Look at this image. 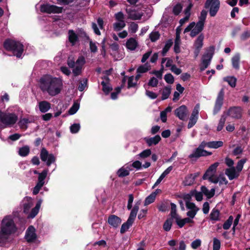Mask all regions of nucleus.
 Masks as SVG:
<instances>
[{
  "label": "nucleus",
  "mask_w": 250,
  "mask_h": 250,
  "mask_svg": "<svg viewBox=\"0 0 250 250\" xmlns=\"http://www.w3.org/2000/svg\"><path fill=\"white\" fill-rule=\"evenodd\" d=\"M39 84L42 91L51 96H55L60 93L63 87L62 80L51 75L42 77L40 80Z\"/></svg>",
  "instance_id": "nucleus-1"
},
{
  "label": "nucleus",
  "mask_w": 250,
  "mask_h": 250,
  "mask_svg": "<svg viewBox=\"0 0 250 250\" xmlns=\"http://www.w3.org/2000/svg\"><path fill=\"white\" fill-rule=\"evenodd\" d=\"M16 231L15 224L10 216L2 220L0 228V247H4L10 241V236Z\"/></svg>",
  "instance_id": "nucleus-2"
},
{
  "label": "nucleus",
  "mask_w": 250,
  "mask_h": 250,
  "mask_svg": "<svg viewBox=\"0 0 250 250\" xmlns=\"http://www.w3.org/2000/svg\"><path fill=\"white\" fill-rule=\"evenodd\" d=\"M4 47L12 51L14 55L20 58L23 51V46L20 42L12 40H7L4 42Z\"/></svg>",
  "instance_id": "nucleus-3"
},
{
  "label": "nucleus",
  "mask_w": 250,
  "mask_h": 250,
  "mask_svg": "<svg viewBox=\"0 0 250 250\" xmlns=\"http://www.w3.org/2000/svg\"><path fill=\"white\" fill-rule=\"evenodd\" d=\"M18 120V116L15 113L4 112L0 111V123L6 126L14 125Z\"/></svg>",
  "instance_id": "nucleus-4"
},
{
  "label": "nucleus",
  "mask_w": 250,
  "mask_h": 250,
  "mask_svg": "<svg viewBox=\"0 0 250 250\" xmlns=\"http://www.w3.org/2000/svg\"><path fill=\"white\" fill-rule=\"evenodd\" d=\"M220 7V1L219 0H206L204 7L208 10L210 17H215Z\"/></svg>",
  "instance_id": "nucleus-5"
},
{
  "label": "nucleus",
  "mask_w": 250,
  "mask_h": 250,
  "mask_svg": "<svg viewBox=\"0 0 250 250\" xmlns=\"http://www.w3.org/2000/svg\"><path fill=\"white\" fill-rule=\"evenodd\" d=\"M138 6L139 5L132 8L127 7L126 8V12L128 19L132 20H137L141 19L144 15L143 10L140 9L139 8H137Z\"/></svg>",
  "instance_id": "nucleus-6"
},
{
  "label": "nucleus",
  "mask_w": 250,
  "mask_h": 250,
  "mask_svg": "<svg viewBox=\"0 0 250 250\" xmlns=\"http://www.w3.org/2000/svg\"><path fill=\"white\" fill-rule=\"evenodd\" d=\"M214 47L210 46L207 52L203 55L200 70L201 71L204 70L210 64L214 52Z\"/></svg>",
  "instance_id": "nucleus-7"
},
{
  "label": "nucleus",
  "mask_w": 250,
  "mask_h": 250,
  "mask_svg": "<svg viewBox=\"0 0 250 250\" xmlns=\"http://www.w3.org/2000/svg\"><path fill=\"white\" fill-rule=\"evenodd\" d=\"M40 10L43 13L59 14L62 13L63 8L49 4H43L41 5Z\"/></svg>",
  "instance_id": "nucleus-8"
},
{
  "label": "nucleus",
  "mask_w": 250,
  "mask_h": 250,
  "mask_svg": "<svg viewBox=\"0 0 250 250\" xmlns=\"http://www.w3.org/2000/svg\"><path fill=\"white\" fill-rule=\"evenodd\" d=\"M40 157L42 161L46 162V165L49 167L56 161V158L53 154H49L46 148H42L40 152Z\"/></svg>",
  "instance_id": "nucleus-9"
},
{
  "label": "nucleus",
  "mask_w": 250,
  "mask_h": 250,
  "mask_svg": "<svg viewBox=\"0 0 250 250\" xmlns=\"http://www.w3.org/2000/svg\"><path fill=\"white\" fill-rule=\"evenodd\" d=\"M85 63L84 57L81 56L78 57L76 61L75 66L73 68L72 72L75 76L80 75L82 73L83 65Z\"/></svg>",
  "instance_id": "nucleus-10"
},
{
  "label": "nucleus",
  "mask_w": 250,
  "mask_h": 250,
  "mask_svg": "<svg viewBox=\"0 0 250 250\" xmlns=\"http://www.w3.org/2000/svg\"><path fill=\"white\" fill-rule=\"evenodd\" d=\"M224 96V89L222 88L219 92L215 101L213 111L214 115L216 114L220 110L223 104Z\"/></svg>",
  "instance_id": "nucleus-11"
},
{
  "label": "nucleus",
  "mask_w": 250,
  "mask_h": 250,
  "mask_svg": "<svg viewBox=\"0 0 250 250\" xmlns=\"http://www.w3.org/2000/svg\"><path fill=\"white\" fill-rule=\"evenodd\" d=\"M199 110V105L196 104L194 107L191 115L189 118V122L188 125V128H191L192 127L197 123L198 119V114Z\"/></svg>",
  "instance_id": "nucleus-12"
},
{
  "label": "nucleus",
  "mask_w": 250,
  "mask_h": 250,
  "mask_svg": "<svg viewBox=\"0 0 250 250\" xmlns=\"http://www.w3.org/2000/svg\"><path fill=\"white\" fill-rule=\"evenodd\" d=\"M211 154V152L207 151L198 146L189 155V158L197 159L201 157L210 156Z\"/></svg>",
  "instance_id": "nucleus-13"
},
{
  "label": "nucleus",
  "mask_w": 250,
  "mask_h": 250,
  "mask_svg": "<svg viewBox=\"0 0 250 250\" xmlns=\"http://www.w3.org/2000/svg\"><path fill=\"white\" fill-rule=\"evenodd\" d=\"M175 114L180 120H186L188 115L187 107L185 105L179 106L175 109Z\"/></svg>",
  "instance_id": "nucleus-14"
},
{
  "label": "nucleus",
  "mask_w": 250,
  "mask_h": 250,
  "mask_svg": "<svg viewBox=\"0 0 250 250\" xmlns=\"http://www.w3.org/2000/svg\"><path fill=\"white\" fill-rule=\"evenodd\" d=\"M227 115L233 119H240L242 116V109L237 106L230 107L228 111Z\"/></svg>",
  "instance_id": "nucleus-15"
},
{
  "label": "nucleus",
  "mask_w": 250,
  "mask_h": 250,
  "mask_svg": "<svg viewBox=\"0 0 250 250\" xmlns=\"http://www.w3.org/2000/svg\"><path fill=\"white\" fill-rule=\"evenodd\" d=\"M37 238L35 233V229L32 226H30L27 229L25 238L28 242H31L34 241Z\"/></svg>",
  "instance_id": "nucleus-16"
},
{
  "label": "nucleus",
  "mask_w": 250,
  "mask_h": 250,
  "mask_svg": "<svg viewBox=\"0 0 250 250\" xmlns=\"http://www.w3.org/2000/svg\"><path fill=\"white\" fill-rule=\"evenodd\" d=\"M108 223L111 227L117 229L121 224L122 220L115 215H110L108 218Z\"/></svg>",
  "instance_id": "nucleus-17"
},
{
  "label": "nucleus",
  "mask_w": 250,
  "mask_h": 250,
  "mask_svg": "<svg viewBox=\"0 0 250 250\" xmlns=\"http://www.w3.org/2000/svg\"><path fill=\"white\" fill-rule=\"evenodd\" d=\"M186 207L189 210L187 212V215L191 218H194L199 208L193 203H188Z\"/></svg>",
  "instance_id": "nucleus-18"
},
{
  "label": "nucleus",
  "mask_w": 250,
  "mask_h": 250,
  "mask_svg": "<svg viewBox=\"0 0 250 250\" xmlns=\"http://www.w3.org/2000/svg\"><path fill=\"white\" fill-rule=\"evenodd\" d=\"M219 166V163L216 162L213 164L211 165L208 168L207 170L205 173L204 174L203 178V179H207L208 177L214 176L216 172L217 167Z\"/></svg>",
  "instance_id": "nucleus-19"
},
{
  "label": "nucleus",
  "mask_w": 250,
  "mask_h": 250,
  "mask_svg": "<svg viewBox=\"0 0 250 250\" xmlns=\"http://www.w3.org/2000/svg\"><path fill=\"white\" fill-rule=\"evenodd\" d=\"M33 205V201L30 197H26L23 200V211L25 213H29L31 208Z\"/></svg>",
  "instance_id": "nucleus-20"
},
{
  "label": "nucleus",
  "mask_w": 250,
  "mask_h": 250,
  "mask_svg": "<svg viewBox=\"0 0 250 250\" xmlns=\"http://www.w3.org/2000/svg\"><path fill=\"white\" fill-rule=\"evenodd\" d=\"M68 40L71 45H75L79 42L78 35L73 30H69L68 32Z\"/></svg>",
  "instance_id": "nucleus-21"
},
{
  "label": "nucleus",
  "mask_w": 250,
  "mask_h": 250,
  "mask_svg": "<svg viewBox=\"0 0 250 250\" xmlns=\"http://www.w3.org/2000/svg\"><path fill=\"white\" fill-rule=\"evenodd\" d=\"M225 174L230 180H232L239 175V173L236 170L234 167L226 169Z\"/></svg>",
  "instance_id": "nucleus-22"
},
{
  "label": "nucleus",
  "mask_w": 250,
  "mask_h": 250,
  "mask_svg": "<svg viewBox=\"0 0 250 250\" xmlns=\"http://www.w3.org/2000/svg\"><path fill=\"white\" fill-rule=\"evenodd\" d=\"M38 106L40 111L42 113H45L51 108V104L46 101L40 102Z\"/></svg>",
  "instance_id": "nucleus-23"
},
{
  "label": "nucleus",
  "mask_w": 250,
  "mask_h": 250,
  "mask_svg": "<svg viewBox=\"0 0 250 250\" xmlns=\"http://www.w3.org/2000/svg\"><path fill=\"white\" fill-rule=\"evenodd\" d=\"M138 45L137 41L134 38L129 39L126 42V48L131 51L134 50Z\"/></svg>",
  "instance_id": "nucleus-24"
},
{
  "label": "nucleus",
  "mask_w": 250,
  "mask_h": 250,
  "mask_svg": "<svg viewBox=\"0 0 250 250\" xmlns=\"http://www.w3.org/2000/svg\"><path fill=\"white\" fill-rule=\"evenodd\" d=\"M145 140L148 146L157 145L161 140V137L157 135L151 138H145Z\"/></svg>",
  "instance_id": "nucleus-25"
},
{
  "label": "nucleus",
  "mask_w": 250,
  "mask_h": 250,
  "mask_svg": "<svg viewBox=\"0 0 250 250\" xmlns=\"http://www.w3.org/2000/svg\"><path fill=\"white\" fill-rule=\"evenodd\" d=\"M42 201L41 200L39 201L36 205L35 208H33L28 215V217L30 218H34L38 213L40 208L41 207Z\"/></svg>",
  "instance_id": "nucleus-26"
},
{
  "label": "nucleus",
  "mask_w": 250,
  "mask_h": 250,
  "mask_svg": "<svg viewBox=\"0 0 250 250\" xmlns=\"http://www.w3.org/2000/svg\"><path fill=\"white\" fill-rule=\"evenodd\" d=\"M201 191L209 199L212 198L215 194L214 188H213L209 190L205 186H203L201 187Z\"/></svg>",
  "instance_id": "nucleus-27"
},
{
  "label": "nucleus",
  "mask_w": 250,
  "mask_h": 250,
  "mask_svg": "<svg viewBox=\"0 0 250 250\" xmlns=\"http://www.w3.org/2000/svg\"><path fill=\"white\" fill-rule=\"evenodd\" d=\"M240 56L239 53L236 54L231 59L232 64L233 67L236 69H239V62Z\"/></svg>",
  "instance_id": "nucleus-28"
},
{
  "label": "nucleus",
  "mask_w": 250,
  "mask_h": 250,
  "mask_svg": "<svg viewBox=\"0 0 250 250\" xmlns=\"http://www.w3.org/2000/svg\"><path fill=\"white\" fill-rule=\"evenodd\" d=\"M172 110V107L168 106L164 110L160 113V118L162 122L166 123L167 120V113L170 112Z\"/></svg>",
  "instance_id": "nucleus-29"
},
{
  "label": "nucleus",
  "mask_w": 250,
  "mask_h": 250,
  "mask_svg": "<svg viewBox=\"0 0 250 250\" xmlns=\"http://www.w3.org/2000/svg\"><path fill=\"white\" fill-rule=\"evenodd\" d=\"M204 39V36L203 34H200L196 41H195L194 46L195 47V48H199L201 49L203 45V40Z\"/></svg>",
  "instance_id": "nucleus-30"
},
{
  "label": "nucleus",
  "mask_w": 250,
  "mask_h": 250,
  "mask_svg": "<svg viewBox=\"0 0 250 250\" xmlns=\"http://www.w3.org/2000/svg\"><path fill=\"white\" fill-rule=\"evenodd\" d=\"M101 84L103 86V90L105 94H108L112 90V88L107 80L106 82L102 81Z\"/></svg>",
  "instance_id": "nucleus-31"
},
{
  "label": "nucleus",
  "mask_w": 250,
  "mask_h": 250,
  "mask_svg": "<svg viewBox=\"0 0 250 250\" xmlns=\"http://www.w3.org/2000/svg\"><path fill=\"white\" fill-rule=\"evenodd\" d=\"M125 26V21H117L113 24L114 30L119 31L124 28Z\"/></svg>",
  "instance_id": "nucleus-32"
},
{
  "label": "nucleus",
  "mask_w": 250,
  "mask_h": 250,
  "mask_svg": "<svg viewBox=\"0 0 250 250\" xmlns=\"http://www.w3.org/2000/svg\"><path fill=\"white\" fill-rule=\"evenodd\" d=\"M29 151V147L28 146H25L19 148L18 153L20 156L25 157L28 155Z\"/></svg>",
  "instance_id": "nucleus-33"
},
{
  "label": "nucleus",
  "mask_w": 250,
  "mask_h": 250,
  "mask_svg": "<svg viewBox=\"0 0 250 250\" xmlns=\"http://www.w3.org/2000/svg\"><path fill=\"white\" fill-rule=\"evenodd\" d=\"M224 81L228 82V84L231 87H234L236 86L237 81L236 78L234 77H227L224 78Z\"/></svg>",
  "instance_id": "nucleus-34"
},
{
  "label": "nucleus",
  "mask_w": 250,
  "mask_h": 250,
  "mask_svg": "<svg viewBox=\"0 0 250 250\" xmlns=\"http://www.w3.org/2000/svg\"><path fill=\"white\" fill-rule=\"evenodd\" d=\"M132 224L133 222L129 221L128 220H127L126 222L123 224L120 229L121 233L123 234L126 231H127L128 229L132 226Z\"/></svg>",
  "instance_id": "nucleus-35"
},
{
  "label": "nucleus",
  "mask_w": 250,
  "mask_h": 250,
  "mask_svg": "<svg viewBox=\"0 0 250 250\" xmlns=\"http://www.w3.org/2000/svg\"><path fill=\"white\" fill-rule=\"evenodd\" d=\"M173 223V219L172 218H168L164 222L163 225V229L166 231H168L170 230Z\"/></svg>",
  "instance_id": "nucleus-36"
},
{
  "label": "nucleus",
  "mask_w": 250,
  "mask_h": 250,
  "mask_svg": "<svg viewBox=\"0 0 250 250\" xmlns=\"http://www.w3.org/2000/svg\"><path fill=\"white\" fill-rule=\"evenodd\" d=\"M150 69V65L148 63L140 65L137 69V73H144Z\"/></svg>",
  "instance_id": "nucleus-37"
},
{
  "label": "nucleus",
  "mask_w": 250,
  "mask_h": 250,
  "mask_svg": "<svg viewBox=\"0 0 250 250\" xmlns=\"http://www.w3.org/2000/svg\"><path fill=\"white\" fill-rule=\"evenodd\" d=\"M169 208V204L167 201H163L161 202L158 206L159 211L165 212L168 210Z\"/></svg>",
  "instance_id": "nucleus-38"
},
{
  "label": "nucleus",
  "mask_w": 250,
  "mask_h": 250,
  "mask_svg": "<svg viewBox=\"0 0 250 250\" xmlns=\"http://www.w3.org/2000/svg\"><path fill=\"white\" fill-rule=\"evenodd\" d=\"M219 211L216 209H213L210 214V218L211 220L218 221L219 220Z\"/></svg>",
  "instance_id": "nucleus-39"
},
{
  "label": "nucleus",
  "mask_w": 250,
  "mask_h": 250,
  "mask_svg": "<svg viewBox=\"0 0 250 250\" xmlns=\"http://www.w3.org/2000/svg\"><path fill=\"white\" fill-rule=\"evenodd\" d=\"M208 145L209 148L216 149L222 146L223 145V142L221 141H211L209 142V144Z\"/></svg>",
  "instance_id": "nucleus-40"
},
{
  "label": "nucleus",
  "mask_w": 250,
  "mask_h": 250,
  "mask_svg": "<svg viewBox=\"0 0 250 250\" xmlns=\"http://www.w3.org/2000/svg\"><path fill=\"white\" fill-rule=\"evenodd\" d=\"M226 121V116L225 115H222L220 119L218 126L217 127V130L218 131H221L223 128Z\"/></svg>",
  "instance_id": "nucleus-41"
},
{
  "label": "nucleus",
  "mask_w": 250,
  "mask_h": 250,
  "mask_svg": "<svg viewBox=\"0 0 250 250\" xmlns=\"http://www.w3.org/2000/svg\"><path fill=\"white\" fill-rule=\"evenodd\" d=\"M172 44H173V42L171 40H169L166 42L165 45L164 47L163 48V49L162 50V55L163 56H165L166 54L169 50V49L172 46Z\"/></svg>",
  "instance_id": "nucleus-42"
},
{
  "label": "nucleus",
  "mask_w": 250,
  "mask_h": 250,
  "mask_svg": "<svg viewBox=\"0 0 250 250\" xmlns=\"http://www.w3.org/2000/svg\"><path fill=\"white\" fill-rule=\"evenodd\" d=\"M171 93V88L169 87H165L162 91V100H164L167 99Z\"/></svg>",
  "instance_id": "nucleus-43"
},
{
  "label": "nucleus",
  "mask_w": 250,
  "mask_h": 250,
  "mask_svg": "<svg viewBox=\"0 0 250 250\" xmlns=\"http://www.w3.org/2000/svg\"><path fill=\"white\" fill-rule=\"evenodd\" d=\"M156 198V193L155 192H153L147 196L145 201V205H148L152 203H153Z\"/></svg>",
  "instance_id": "nucleus-44"
},
{
  "label": "nucleus",
  "mask_w": 250,
  "mask_h": 250,
  "mask_svg": "<svg viewBox=\"0 0 250 250\" xmlns=\"http://www.w3.org/2000/svg\"><path fill=\"white\" fill-rule=\"evenodd\" d=\"M129 174V170L124 167L120 168L117 171V175L120 177H125L128 175Z\"/></svg>",
  "instance_id": "nucleus-45"
},
{
  "label": "nucleus",
  "mask_w": 250,
  "mask_h": 250,
  "mask_svg": "<svg viewBox=\"0 0 250 250\" xmlns=\"http://www.w3.org/2000/svg\"><path fill=\"white\" fill-rule=\"evenodd\" d=\"M233 221V217L232 216H230L228 219L224 223L223 228L224 229H229L231 227Z\"/></svg>",
  "instance_id": "nucleus-46"
},
{
  "label": "nucleus",
  "mask_w": 250,
  "mask_h": 250,
  "mask_svg": "<svg viewBox=\"0 0 250 250\" xmlns=\"http://www.w3.org/2000/svg\"><path fill=\"white\" fill-rule=\"evenodd\" d=\"M128 31L131 33H135L138 29V24L134 22H131L128 25Z\"/></svg>",
  "instance_id": "nucleus-47"
},
{
  "label": "nucleus",
  "mask_w": 250,
  "mask_h": 250,
  "mask_svg": "<svg viewBox=\"0 0 250 250\" xmlns=\"http://www.w3.org/2000/svg\"><path fill=\"white\" fill-rule=\"evenodd\" d=\"M194 178L192 177V175H188L187 176L184 181V185L185 186H190L192 185L194 182Z\"/></svg>",
  "instance_id": "nucleus-48"
},
{
  "label": "nucleus",
  "mask_w": 250,
  "mask_h": 250,
  "mask_svg": "<svg viewBox=\"0 0 250 250\" xmlns=\"http://www.w3.org/2000/svg\"><path fill=\"white\" fill-rule=\"evenodd\" d=\"M171 205V212L170 215L171 217L170 218L175 219L178 216V215L176 213V206L175 204L171 203L170 204Z\"/></svg>",
  "instance_id": "nucleus-49"
},
{
  "label": "nucleus",
  "mask_w": 250,
  "mask_h": 250,
  "mask_svg": "<svg viewBox=\"0 0 250 250\" xmlns=\"http://www.w3.org/2000/svg\"><path fill=\"white\" fill-rule=\"evenodd\" d=\"M246 160L245 159H241L239 160L236 166L235 169L239 173V172L242 170L244 165L246 163Z\"/></svg>",
  "instance_id": "nucleus-50"
},
{
  "label": "nucleus",
  "mask_w": 250,
  "mask_h": 250,
  "mask_svg": "<svg viewBox=\"0 0 250 250\" xmlns=\"http://www.w3.org/2000/svg\"><path fill=\"white\" fill-rule=\"evenodd\" d=\"M160 36L158 31H154L149 34V38L152 42H154L159 39Z\"/></svg>",
  "instance_id": "nucleus-51"
},
{
  "label": "nucleus",
  "mask_w": 250,
  "mask_h": 250,
  "mask_svg": "<svg viewBox=\"0 0 250 250\" xmlns=\"http://www.w3.org/2000/svg\"><path fill=\"white\" fill-rule=\"evenodd\" d=\"M192 195L194 196L197 201H201L203 199V192H198L196 190L191 191Z\"/></svg>",
  "instance_id": "nucleus-52"
},
{
  "label": "nucleus",
  "mask_w": 250,
  "mask_h": 250,
  "mask_svg": "<svg viewBox=\"0 0 250 250\" xmlns=\"http://www.w3.org/2000/svg\"><path fill=\"white\" fill-rule=\"evenodd\" d=\"M207 16V11L205 10H202L200 13L199 16L198 17V21L205 23L206 18Z\"/></svg>",
  "instance_id": "nucleus-53"
},
{
  "label": "nucleus",
  "mask_w": 250,
  "mask_h": 250,
  "mask_svg": "<svg viewBox=\"0 0 250 250\" xmlns=\"http://www.w3.org/2000/svg\"><path fill=\"white\" fill-rule=\"evenodd\" d=\"M79 108V104L78 103H74L71 107L69 109L68 112L70 115H73L76 113Z\"/></svg>",
  "instance_id": "nucleus-54"
},
{
  "label": "nucleus",
  "mask_w": 250,
  "mask_h": 250,
  "mask_svg": "<svg viewBox=\"0 0 250 250\" xmlns=\"http://www.w3.org/2000/svg\"><path fill=\"white\" fill-rule=\"evenodd\" d=\"M48 169L43 170L41 173H39L38 181L44 182V179L46 177Z\"/></svg>",
  "instance_id": "nucleus-55"
},
{
  "label": "nucleus",
  "mask_w": 250,
  "mask_h": 250,
  "mask_svg": "<svg viewBox=\"0 0 250 250\" xmlns=\"http://www.w3.org/2000/svg\"><path fill=\"white\" fill-rule=\"evenodd\" d=\"M158 84V80L157 78L154 77L151 78L149 80L147 85L149 86L155 87L157 86Z\"/></svg>",
  "instance_id": "nucleus-56"
},
{
  "label": "nucleus",
  "mask_w": 250,
  "mask_h": 250,
  "mask_svg": "<svg viewBox=\"0 0 250 250\" xmlns=\"http://www.w3.org/2000/svg\"><path fill=\"white\" fill-rule=\"evenodd\" d=\"M28 123V120L26 119H21L18 123L19 125L20 128L22 129H26L27 127V124Z\"/></svg>",
  "instance_id": "nucleus-57"
},
{
  "label": "nucleus",
  "mask_w": 250,
  "mask_h": 250,
  "mask_svg": "<svg viewBox=\"0 0 250 250\" xmlns=\"http://www.w3.org/2000/svg\"><path fill=\"white\" fill-rule=\"evenodd\" d=\"M220 246V241L216 238H214L213 243V250H219Z\"/></svg>",
  "instance_id": "nucleus-58"
},
{
  "label": "nucleus",
  "mask_w": 250,
  "mask_h": 250,
  "mask_svg": "<svg viewBox=\"0 0 250 250\" xmlns=\"http://www.w3.org/2000/svg\"><path fill=\"white\" fill-rule=\"evenodd\" d=\"M80 129V125L79 124H74L70 127V130L72 133H77Z\"/></svg>",
  "instance_id": "nucleus-59"
},
{
  "label": "nucleus",
  "mask_w": 250,
  "mask_h": 250,
  "mask_svg": "<svg viewBox=\"0 0 250 250\" xmlns=\"http://www.w3.org/2000/svg\"><path fill=\"white\" fill-rule=\"evenodd\" d=\"M151 154V151L150 149H147L141 152L139 156L142 158H146L149 156Z\"/></svg>",
  "instance_id": "nucleus-60"
},
{
  "label": "nucleus",
  "mask_w": 250,
  "mask_h": 250,
  "mask_svg": "<svg viewBox=\"0 0 250 250\" xmlns=\"http://www.w3.org/2000/svg\"><path fill=\"white\" fill-rule=\"evenodd\" d=\"M182 6L180 3L177 4L173 8V12L175 15H178L182 11Z\"/></svg>",
  "instance_id": "nucleus-61"
},
{
  "label": "nucleus",
  "mask_w": 250,
  "mask_h": 250,
  "mask_svg": "<svg viewBox=\"0 0 250 250\" xmlns=\"http://www.w3.org/2000/svg\"><path fill=\"white\" fill-rule=\"evenodd\" d=\"M136 82L134 81V76L129 77L128 79V84L127 87L128 88H130L131 87H134L136 84Z\"/></svg>",
  "instance_id": "nucleus-62"
},
{
  "label": "nucleus",
  "mask_w": 250,
  "mask_h": 250,
  "mask_svg": "<svg viewBox=\"0 0 250 250\" xmlns=\"http://www.w3.org/2000/svg\"><path fill=\"white\" fill-rule=\"evenodd\" d=\"M164 79L168 83L171 84L174 82V77L170 73L166 74L164 77Z\"/></svg>",
  "instance_id": "nucleus-63"
},
{
  "label": "nucleus",
  "mask_w": 250,
  "mask_h": 250,
  "mask_svg": "<svg viewBox=\"0 0 250 250\" xmlns=\"http://www.w3.org/2000/svg\"><path fill=\"white\" fill-rule=\"evenodd\" d=\"M87 80L86 79H83L82 81L80 83L78 87V89L80 91H83L87 86Z\"/></svg>",
  "instance_id": "nucleus-64"
}]
</instances>
